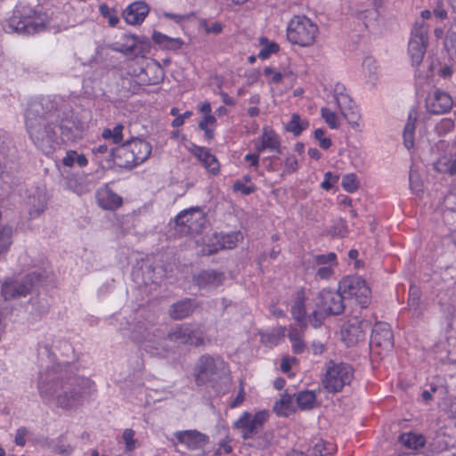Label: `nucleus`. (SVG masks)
Returning a JSON list of instances; mask_svg holds the SVG:
<instances>
[{
    "mask_svg": "<svg viewBox=\"0 0 456 456\" xmlns=\"http://www.w3.org/2000/svg\"><path fill=\"white\" fill-rule=\"evenodd\" d=\"M206 223L203 210L199 207L181 211L175 217V229L181 234L199 233Z\"/></svg>",
    "mask_w": 456,
    "mask_h": 456,
    "instance_id": "nucleus-9",
    "label": "nucleus"
},
{
    "mask_svg": "<svg viewBox=\"0 0 456 456\" xmlns=\"http://www.w3.org/2000/svg\"><path fill=\"white\" fill-rule=\"evenodd\" d=\"M452 99L445 92L435 90L426 100V108L428 111L433 114H444L452 107Z\"/></svg>",
    "mask_w": 456,
    "mask_h": 456,
    "instance_id": "nucleus-15",
    "label": "nucleus"
},
{
    "mask_svg": "<svg viewBox=\"0 0 456 456\" xmlns=\"http://www.w3.org/2000/svg\"><path fill=\"white\" fill-rule=\"evenodd\" d=\"M305 329H303V328L297 329L293 326L289 327V331H288L287 336L291 344L292 351L295 354H302L306 347V345H305V341L303 340V334L305 332Z\"/></svg>",
    "mask_w": 456,
    "mask_h": 456,
    "instance_id": "nucleus-30",
    "label": "nucleus"
},
{
    "mask_svg": "<svg viewBox=\"0 0 456 456\" xmlns=\"http://www.w3.org/2000/svg\"><path fill=\"white\" fill-rule=\"evenodd\" d=\"M294 395L282 394L280 399L274 403L273 411L280 417H288L296 411Z\"/></svg>",
    "mask_w": 456,
    "mask_h": 456,
    "instance_id": "nucleus-28",
    "label": "nucleus"
},
{
    "mask_svg": "<svg viewBox=\"0 0 456 456\" xmlns=\"http://www.w3.org/2000/svg\"><path fill=\"white\" fill-rule=\"evenodd\" d=\"M47 195L45 188L37 187L34 191L29 192L26 204L28 208L30 217L36 218L43 213L45 209Z\"/></svg>",
    "mask_w": 456,
    "mask_h": 456,
    "instance_id": "nucleus-19",
    "label": "nucleus"
},
{
    "mask_svg": "<svg viewBox=\"0 0 456 456\" xmlns=\"http://www.w3.org/2000/svg\"><path fill=\"white\" fill-rule=\"evenodd\" d=\"M100 12L104 18L108 19V22L111 27H115L119 22V19L115 14L114 11L109 8L106 4H102L100 6Z\"/></svg>",
    "mask_w": 456,
    "mask_h": 456,
    "instance_id": "nucleus-52",
    "label": "nucleus"
},
{
    "mask_svg": "<svg viewBox=\"0 0 456 456\" xmlns=\"http://www.w3.org/2000/svg\"><path fill=\"white\" fill-rule=\"evenodd\" d=\"M228 367L219 355L203 354L195 368V382L198 386L215 384L225 377Z\"/></svg>",
    "mask_w": 456,
    "mask_h": 456,
    "instance_id": "nucleus-6",
    "label": "nucleus"
},
{
    "mask_svg": "<svg viewBox=\"0 0 456 456\" xmlns=\"http://www.w3.org/2000/svg\"><path fill=\"white\" fill-rule=\"evenodd\" d=\"M50 22L49 15L42 8L20 3L11 17L3 22L4 32L20 35H34L45 31Z\"/></svg>",
    "mask_w": 456,
    "mask_h": 456,
    "instance_id": "nucleus-3",
    "label": "nucleus"
},
{
    "mask_svg": "<svg viewBox=\"0 0 456 456\" xmlns=\"http://www.w3.org/2000/svg\"><path fill=\"white\" fill-rule=\"evenodd\" d=\"M337 256L333 252H330L328 254L313 255L305 262L307 271L314 270L316 267L325 266L328 265H337Z\"/></svg>",
    "mask_w": 456,
    "mask_h": 456,
    "instance_id": "nucleus-29",
    "label": "nucleus"
},
{
    "mask_svg": "<svg viewBox=\"0 0 456 456\" xmlns=\"http://www.w3.org/2000/svg\"><path fill=\"white\" fill-rule=\"evenodd\" d=\"M338 286L345 298H354L362 307H366L370 302V289L362 277L356 275L345 277Z\"/></svg>",
    "mask_w": 456,
    "mask_h": 456,
    "instance_id": "nucleus-8",
    "label": "nucleus"
},
{
    "mask_svg": "<svg viewBox=\"0 0 456 456\" xmlns=\"http://www.w3.org/2000/svg\"><path fill=\"white\" fill-rule=\"evenodd\" d=\"M335 101L338 109L341 111V114L348 121L352 127H358V111L356 110L355 105L353 103L350 96L347 94H346L344 95L338 96V98L335 99Z\"/></svg>",
    "mask_w": 456,
    "mask_h": 456,
    "instance_id": "nucleus-22",
    "label": "nucleus"
},
{
    "mask_svg": "<svg viewBox=\"0 0 456 456\" xmlns=\"http://www.w3.org/2000/svg\"><path fill=\"white\" fill-rule=\"evenodd\" d=\"M123 129L124 126L122 124H117L113 129L105 128L102 131V138L105 140H111L115 144L120 143L123 141Z\"/></svg>",
    "mask_w": 456,
    "mask_h": 456,
    "instance_id": "nucleus-42",
    "label": "nucleus"
},
{
    "mask_svg": "<svg viewBox=\"0 0 456 456\" xmlns=\"http://www.w3.org/2000/svg\"><path fill=\"white\" fill-rule=\"evenodd\" d=\"M329 314H330L327 311H324L322 307L315 306V309L309 315L308 321L310 324L316 329L322 326L323 320Z\"/></svg>",
    "mask_w": 456,
    "mask_h": 456,
    "instance_id": "nucleus-46",
    "label": "nucleus"
},
{
    "mask_svg": "<svg viewBox=\"0 0 456 456\" xmlns=\"http://www.w3.org/2000/svg\"><path fill=\"white\" fill-rule=\"evenodd\" d=\"M97 200L104 209H115L122 204V198L107 186L97 191Z\"/></svg>",
    "mask_w": 456,
    "mask_h": 456,
    "instance_id": "nucleus-25",
    "label": "nucleus"
},
{
    "mask_svg": "<svg viewBox=\"0 0 456 456\" xmlns=\"http://www.w3.org/2000/svg\"><path fill=\"white\" fill-rule=\"evenodd\" d=\"M170 37H167L158 31H155L152 34V40L163 48L166 46V44L170 40Z\"/></svg>",
    "mask_w": 456,
    "mask_h": 456,
    "instance_id": "nucleus-64",
    "label": "nucleus"
},
{
    "mask_svg": "<svg viewBox=\"0 0 456 456\" xmlns=\"http://www.w3.org/2000/svg\"><path fill=\"white\" fill-rule=\"evenodd\" d=\"M338 175H334L331 172H326L324 174V179L321 183V187L325 191H329L336 183H338Z\"/></svg>",
    "mask_w": 456,
    "mask_h": 456,
    "instance_id": "nucleus-59",
    "label": "nucleus"
},
{
    "mask_svg": "<svg viewBox=\"0 0 456 456\" xmlns=\"http://www.w3.org/2000/svg\"><path fill=\"white\" fill-rule=\"evenodd\" d=\"M354 376V370L350 364L330 361L326 365L322 383L327 392L336 394L349 385Z\"/></svg>",
    "mask_w": 456,
    "mask_h": 456,
    "instance_id": "nucleus-7",
    "label": "nucleus"
},
{
    "mask_svg": "<svg viewBox=\"0 0 456 456\" xmlns=\"http://www.w3.org/2000/svg\"><path fill=\"white\" fill-rule=\"evenodd\" d=\"M167 340L183 345L200 346L204 345L203 333L184 323L175 326L168 334Z\"/></svg>",
    "mask_w": 456,
    "mask_h": 456,
    "instance_id": "nucleus-12",
    "label": "nucleus"
},
{
    "mask_svg": "<svg viewBox=\"0 0 456 456\" xmlns=\"http://www.w3.org/2000/svg\"><path fill=\"white\" fill-rule=\"evenodd\" d=\"M298 168L297 159L292 155L289 154L284 159V170L283 174H292L296 172Z\"/></svg>",
    "mask_w": 456,
    "mask_h": 456,
    "instance_id": "nucleus-55",
    "label": "nucleus"
},
{
    "mask_svg": "<svg viewBox=\"0 0 456 456\" xmlns=\"http://www.w3.org/2000/svg\"><path fill=\"white\" fill-rule=\"evenodd\" d=\"M321 112L322 117L330 128L336 129L339 126L338 117L333 111L328 108H322Z\"/></svg>",
    "mask_w": 456,
    "mask_h": 456,
    "instance_id": "nucleus-50",
    "label": "nucleus"
},
{
    "mask_svg": "<svg viewBox=\"0 0 456 456\" xmlns=\"http://www.w3.org/2000/svg\"><path fill=\"white\" fill-rule=\"evenodd\" d=\"M134 431L131 428H126L123 432V440L126 444V451H133L135 448L136 441L134 439Z\"/></svg>",
    "mask_w": 456,
    "mask_h": 456,
    "instance_id": "nucleus-58",
    "label": "nucleus"
},
{
    "mask_svg": "<svg viewBox=\"0 0 456 456\" xmlns=\"http://www.w3.org/2000/svg\"><path fill=\"white\" fill-rule=\"evenodd\" d=\"M196 307L195 300L183 299L172 305L169 314L172 319L181 320L190 316Z\"/></svg>",
    "mask_w": 456,
    "mask_h": 456,
    "instance_id": "nucleus-26",
    "label": "nucleus"
},
{
    "mask_svg": "<svg viewBox=\"0 0 456 456\" xmlns=\"http://www.w3.org/2000/svg\"><path fill=\"white\" fill-rule=\"evenodd\" d=\"M12 243V229L4 227L0 229V256L5 253Z\"/></svg>",
    "mask_w": 456,
    "mask_h": 456,
    "instance_id": "nucleus-49",
    "label": "nucleus"
},
{
    "mask_svg": "<svg viewBox=\"0 0 456 456\" xmlns=\"http://www.w3.org/2000/svg\"><path fill=\"white\" fill-rule=\"evenodd\" d=\"M324 130L322 128H317L314 133V138L319 142V145L322 149L327 150L331 146V140L328 137L324 136Z\"/></svg>",
    "mask_w": 456,
    "mask_h": 456,
    "instance_id": "nucleus-57",
    "label": "nucleus"
},
{
    "mask_svg": "<svg viewBox=\"0 0 456 456\" xmlns=\"http://www.w3.org/2000/svg\"><path fill=\"white\" fill-rule=\"evenodd\" d=\"M259 43L262 45V49L258 53V57L262 60L269 58L272 53L279 51V45L274 42H270L266 37H261Z\"/></svg>",
    "mask_w": 456,
    "mask_h": 456,
    "instance_id": "nucleus-43",
    "label": "nucleus"
},
{
    "mask_svg": "<svg viewBox=\"0 0 456 456\" xmlns=\"http://www.w3.org/2000/svg\"><path fill=\"white\" fill-rule=\"evenodd\" d=\"M409 184L411 191L416 195H420L423 192V184L419 175L415 170H411L409 174Z\"/></svg>",
    "mask_w": 456,
    "mask_h": 456,
    "instance_id": "nucleus-48",
    "label": "nucleus"
},
{
    "mask_svg": "<svg viewBox=\"0 0 456 456\" xmlns=\"http://www.w3.org/2000/svg\"><path fill=\"white\" fill-rule=\"evenodd\" d=\"M336 265H325L316 267L314 271H315L316 277L322 280H329L334 274V267Z\"/></svg>",
    "mask_w": 456,
    "mask_h": 456,
    "instance_id": "nucleus-56",
    "label": "nucleus"
},
{
    "mask_svg": "<svg viewBox=\"0 0 456 456\" xmlns=\"http://www.w3.org/2000/svg\"><path fill=\"white\" fill-rule=\"evenodd\" d=\"M296 407L302 411L312 410L316 403V394L311 390L300 391L294 394Z\"/></svg>",
    "mask_w": 456,
    "mask_h": 456,
    "instance_id": "nucleus-32",
    "label": "nucleus"
},
{
    "mask_svg": "<svg viewBox=\"0 0 456 456\" xmlns=\"http://www.w3.org/2000/svg\"><path fill=\"white\" fill-rule=\"evenodd\" d=\"M420 291L419 289L411 285L409 290L408 297V308L414 316L419 317L422 314V308L420 305Z\"/></svg>",
    "mask_w": 456,
    "mask_h": 456,
    "instance_id": "nucleus-37",
    "label": "nucleus"
},
{
    "mask_svg": "<svg viewBox=\"0 0 456 456\" xmlns=\"http://www.w3.org/2000/svg\"><path fill=\"white\" fill-rule=\"evenodd\" d=\"M63 178L66 180L68 189H69L76 194L82 195L88 191L86 185L82 182H79L78 179L76 178L75 176L67 175L63 176Z\"/></svg>",
    "mask_w": 456,
    "mask_h": 456,
    "instance_id": "nucleus-44",
    "label": "nucleus"
},
{
    "mask_svg": "<svg viewBox=\"0 0 456 456\" xmlns=\"http://www.w3.org/2000/svg\"><path fill=\"white\" fill-rule=\"evenodd\" d=\"M336 452V445L330 442H325L322 439L316 441L313 446L314 456H329Z\"/></svg>",
    "mask_w": 456,
    "mask_h": 456,
    "instance_id": "nucleus-40",
    "label": "nucleus"
},
{
    "mask_svg": "<svg viewBox=\"0 0 456 456\" xmlns=\"http://www.w3.org/2000/svg\"><path fill=\"white\" fill-rule=\"evenodd\" d=\"M231 442H232V440L230 438H228V437L221 440L218 443L217 447L214 451V455L215 456H221V455H224V454L231 453L232 451V447L231 445Z\"/></svg>",
    "mask_w": 456,
    "mask_h": 456,
    "instance_id": "nucleus-53",
    "label": "nucleus"
},
{
    "mask_svg": "<svg viewBox=\"0 0 456 456\" xmlns=\"http://www.w3.org/2000/svg\"><path fill=\"white\" fill-rule=\"evenodd\" d=\"M127 144L138 165L144 162L150 157L151 146L148 142L140 139H133L128 142Z\"/></svg>",
    "mask_w": 456,
    "mask_h": 456,
    "instance_id": "nucleus-27",
    "label": "nucleus"
},
{
    "mask_svg": "<svg viewBox=\"0 0 456 456\" xmlns=\"http://www.w3.org/2000/svg\"><path fill=\"white\" fill-rule=\"evenodd\" d=\"M233 190L235 191H240L243 195H249L255 191L254 185H247L245 183H243L240 180H237L233 183Z\"/></svg>",
    "mask_w": 456,
    "mask_h": 456,
    "instance_id": "nucleus-61",
    "label": "nucleus"
},
{
    "mask_svg": "<svg viewBox=\"0 0 456 456\" xmlns=\"http://www.w3.org/2000/svg\"><path fill=\"white\" fill-rule=\"evenodd\" d=\"M191 151L210 173L214 175L218 173L219 163L216 158L211 154L208 149L192 145Z\"/></svg>",
    "mask_w": 456,
    "mask_h": 456,
    "instance_id": "nucleus-23",
    "label": "nucleus"
},
{
    "mask_svg": "<svg viewBox=\"0 0 456 456\" xmlns=\"http://www.w3.org/2000/svg\"><path fill=\"white\" fill-rule=\"evenodd\" d=\"M291 314L300 328L306 329L307 318L303 294H298L297 300L291 307Z\"/></svg>",
    "mask_w": 456,
    "mask_h": 456,
    "instance_id": "nucleus-33",
    "label": "nucleus"
},
{
    "mask_svg": "<svg viewBox=\"0 0 456 456\" xmlns=\"http://www.w3.org/2000/svg\"><path fill=\"white\" fill-rule=\"evenodd\" d=\"M72 111L61 97L45 98L28 105L25 126L29 139L43 153H52L60 142L73 138Z\"/></svg>",
    "mask_w": 456,
    "mask_h": 456,
    "instance_id": "nucleus-1",
    "label": "nucleus"
},
{
    "mask_svg": "<svg viewBox=\"0 0 456 456\" xmlns=\"http://www.w3.org/2000/svg\"><path fill=\"white\" fill-rule=\"evenodd\" d=\"M341 185L343 189L347 192H354L359 188V181L357 180L356 175L350 173L346 174L342 178Z\"/></svg>",
    "mask_w": 456,
    "mask_h": 456,
    "instance_id": "nucleus-47",
    "label": "nucleus"
},
{
    "mask_svg": "<svg viewBox=\"0 0 456 456\" xmlns=\"http://www.w3.org/2000/svg\"><path fill=\"white\" fill-rule=\"evenodd\" d=\"M362 67L364 72L370 77L376 78V74L378 72V65L376 61L372 57H366L363 60Z\"/></svg>",
    "mask_w": 456,
    "mask_h": 456,
    "instance_id": "nucleus-51",
    "label": "nucleus"
},
{
    "mask_svg": "<svg viewBox=\"0 0 456 456\" xmlns=\"http://www.w3.org/2000/svg\"><path fill=\"white\" fill-rule=\"evenodd\" d=\"M370 346L390 351L394 346V335L387 322H377L371 331Z\"/></svg>",
    "mask_w": 456,
    "mask_h": 456,
    "instance_id": "nucleus-14",
    "label": "nucleus"
},
{
    "mask_svg": "<svg viewBox=\"0 0 456 456\" xmlns=\"http://www.w3.org/2000/svg\"><path fill=\"white\" fill-rule=\"evenodd\" d=\"M224 281V273L215 270L202 271L194 277L195 283L203 289H216L222 285Z\"/></svg>",
    "mask_w": 456,
    "mask_h": 456,
    "instance_id": "nucleus-21",
    "label": "nucleus"
},
{
    "mask_svg": "<svg viewBox=\"0 0 456 456\" xmlns=\"http://www.w3.org/2000/svg\"><path fill=\"white\" fill-rule=\"evenodd\" d=\"M150 12L148 4L142 1L130 4L123 11V18L129 25H140Z\"/></svg>",
    "mask_w": 456,
    "mask_h": 456,
    "instance_id": "nucleus-18",
    "label": "nucleus"
},
{
    "mask_svg": "<svg viewBox=\"0 0 456 456\" xmlns=\"http://www.w3.org/2000/svg\"><path fill=\"white\" fill-rule=\"evenodd\" d=\"M320 34L318 25L306 15H294L286 28L287 40L302 48L314 46Z\"/></svg>",
    "mask_w": 456,
    "mask_h": 456,
    "instance_id": "nucleus-5",
    "label": "nucleus"
},
{
    "mask_svg": "<svg viewBox=\"0 0 456 456\" xmlns=\"http://www.w3.org/2000/svg\"><path fill=\"white\" fill-rule=\"evenodd\" d=\"M115 159L118 166L126 168H133L138 166L127 142L118 149Z\"/></svg>",
    "mask_w": 456,
    "mask_h": 456,
    "instance_id": "nucleus-31",
    "label": "nucleus"
},
{
    "mask_svg": "<svg viewBox=\"0 0 456 456\" xmlns=\"http://www.w3.org/2000/svg\"><path fill=\"white\" fill-rule=\"evenodd\" d=\"M264 74L272 83H279L282 78V74L272 67L265 68Z\"/></svg>",
    "mask_w": 456,
    "mask_h": 456,
    "instance_id": "nucleus-62",
    "label": "nucleus"
},
{
    "mask_svg": "<svg viewBox=\"0 0 456 456\" xmlns=\"http://www.w3.org/2000/svg\"><path fill=\"white\" fill-rule=\"evenodd\" d=\"M369 323L366 321L360 322L358 324L350 323L346 332L350 337L349 343H356L363 340L365 338V330H368Z\"/></svg>",
    "mask_w": 456,
    "mask_h": 456,
    "instance_id": "nucleus-36",
    "label": "nucleus"
},
{
    "mask_svg": "<svg viewBox=\"0 0 456 456\" xmlns=\"http://www.w3.org/2000/svg\"><path fill=\"white\" fill-rule=\"evenodd\" d=\"M254 147L258 153L265 151L281 153L280 137L268 126L263 128L261 134L254 142Z\"/></svg>",
    "mask_w": 456,
    "mask_h": 456,
    "instance_id": "nucleus-16",
    "label": "nucleus"
},
{
    "mask_svg": "<svg viewBox=\"0 0 456 456\" xmlns=\"http://www.w3.org/2000/svg\"><path fill=\"white\" fill-rule=\"evenodd\" d=\"M428 28L424 24H415L408 45V53L413 65H419L426 53Z\"/></svg>",
    "mask_w": 456,
    "mask_h": 456,
    "instance_id": "nucleus-11",
    "label": "nucleus"
},
{
    "mask_svg": "<svg viewBox=\"0 0 456 456\" xmlns=\"http://www.w3.org/2000/svg\"><path fill=\"white\" fill-rule=\"evenodd\" d=\"M328 232L332 236H346L348 232L346 221L342 218L334 220L333 224L329 228Z\"/></svg>",
    "mask_w": 456,
    "mask_h": 456,
    "instance_id": "nucleus-45",
    "label": "nucleus"
},
{
    "mask_svg": "<svg viewBox=\"0 0 456 456\" xmlns=\"http://www.w3.org/2000/svg\"><path fill=\"white\" fill-rule=\"evenodd\" d=\"M242 239L240 232H231L220 234L218 237V245H208L203 248L200 254L203 256H210L216 253L219 249H231L236 247L237 243Z\"/></svg>",
    "mask_w": 456,
    "mask_h": 456,
    "instance_id": "nucleus-20",
    "label": "nucleus"
},
{
    "mask_svg": "<svg viewBox=\"0 0 456 456\" xmlns=\"http://www.w3.org/2000/svg\"><path fill=\"white\" fill-rule=\"evenodd\" d=\"M234 428L241 430L242 437L244 439L251 437L256 434L255 424L251 419V415L244 412L235 422Z\"/></svg>",
    "mask_w": 456,
    "mask_h": 456,
    "instance_id": "nucleus-34",
    "label": "nucleus"
},
{
    "mask_svg": "<svg viewBox=\"0 0 456 456\" xmlns=\"http://www.w3.org/2000/svg\"><path fill=\"white\" fill-rule=\"evenodd\" d=\"M434 167L440 173L453 175L456 174V159L452 154L442 156L434 164Z\"/></svg>",
    "mask_w": 456,
    "mask_h": 456,
    "instance_id": "nucleus-35",
    "label": "nucleus"
},
{
    "mask_svg": "<svg viewBox=\"0 0 456 456\" xmlns=\"http://www.w3.org/2000/svg\"><path fill=\"white\" fill-rule=\"evenodd\" d=\"M454 127V123L450 118H443L436 124L435 130L438 135L445 134L451 132Z\"/></svg>",
    "mask_w": 456,
    "mask_h": 456,
    "instance_id": "nucleus-54",
    "label": "nucleus"
},
{
    "mask_svg": "<svg viewBox=\"0 0 456 456\" xmlns=\"http://www.w3.org/2000/svg\"><path fill=\"white\" fill-rule=\"evenodd\" d=\"M308 126L309 122L307 119H304L298 114L293 113L290 121L286 125V130L298 136Z\"/></svg>",
    "mask_w": 456,
    "mask_h": 456,
    "instance_id": "nucleus-38",
    "label": "nucleus"
},
{
    "mask_svg": "<svg viewBox=\"0 0 456 456\" xmlns=\"http://www.w3.org/2000/svg\"><path fill=\"white\" fill-rule=\"evenodd\" d=\"M75 163L77 164L78 167H83L87 165L88 161L84 154H79L75 151H68L66 155L62 158L61 164H57L61 175L65 176L69 175L67 169L72 167Z\"/></svg>",
    "mask_w": 456,
    "mask_h": 456,
    "instance_id": "nucleus-24",
    "label": "nucleus"
},
{
    "mask_svg": "<svg viewBox=\"0 0 456 456\" xmlns=\"http://www.w3.org/2000/svg\"><path fill=\"white\" fill-rule=\"evenodd\" d=\"M28 433V431L26 428H19L15 434L14 443L19 446H24L26 444V436Z\"/></svg>",
    "mask_w": 456,
    "mask_h": 456,
    "instance_id": "nucleus-63",
    "label": "nucleus"
},
{
    "mask_svg": "<svg viewBox=\"0 0 456 456\" xmlns=\"http://www.w3.org/2000/svg\"><path fill=\"white\" fill-rule=\"evenodd\" d=\"M378 12L376 10H365L359 13V19L362 20L365 27H368L370 21L376 20Z\"/></svg>",
    "mask_w": 456,
    "mask_h": 456,
    "instance_id": "nucleus-60",
    "label": "nucleus"
},
{
    "mask_svg": "<svg viewBox=\"0 0 456 456\" xmlns=\"http://www.w3.org/2000/svg\"><path fill=\"white\" fill-rule=\"evenodd\" d=\"M415 118L411 119V117L410 116L408 118V121L404 126L403 129V143L404 146L410 150L413 148L414 146V132H415Z\"/></svg>",
    "mask_w": 456,
    "mask_h": 456,
    "instance_id": "nucleus-41",
    "label": "nucleus"
},
{
    "mask_svg": "<svg viewBox=\"0 0 456 456\" xmlns=\"http://www.w3.org/2000/svg\"><path fill=\"white\" fill-rule=\"evenodd\" d=\"M400 442L410 449H418L422 447L425 444V439L422 436L407 433L399 436Z\"/></svg>",
    "mask_w": 456,
    "mask_h": 456,
    "instance_id": "nucleus-39",
    "label": "nucleus"
},
{
    "mask_svg": "<svg viewBox=\"0 0 456 456\" xmlns=\"http://www.w3.org/2000/svg\"><path fill=\"white\" fill-rule=\"evenodd\" d=\"M344 298L339 289L335 291L324 289L317 294L314 304L316 307H322L331 315H338L345 309Z\"/></svg>",
    "mask_w": 456,
    "mask_h": 456,
    "instance_id": "nucleus-13",
    "label": "nucleus"
},
{
    "mask_svg": "<svg viewBox=\"0 0 456 456\" xmlns=\"http://www.w3.org/2000/svg\"><path fill=\"white\" fill-rule=\"evenodd\" d=\"M133 339L151 356L167 357L170 349L166 345V333L159 327L137 323L133 331Z\"/></svg>",
    "mask_w": 456,
    "mask_h": 456,
    "instance_id": "nucleus-4",
    "label": "nucleus"
},
{
    "mask_svg": "<svg viewBox=\"0 0 456 456\" xmlns=\"http://www.w3.org/2000/svg\"><path fill=\"white\" fill-rule=\"evenodd\" d=\"M39 280L40 275L36 273H31L22 279L6 280L2 286V295L4 300L25 297Z\"/></svg>",
    "mask_w": 456,
    "mask_h": 456,
    "instance_id": "nucleus-10",
    "label": "nucleus"
},
{
    "mask_svg": "<svg viewBox=\"0 0 456 456\" xmlns=\"http://www.w3.org/2000/svg\"><path fill=\"white\" fill-rule=\"evenodd\" d=\"M94 390V383L87 378L71 377L64 381L54 370L39 376L38 391L42 399L46 403L55 399L56 405L63 410L77 408Z\"/></svg>",
    "mask_w": 456,
    "mask_h": 456,
    "instance_id": "nucleus-2",
    "label": "nucleus"
},
{
    "mask_svg": "<svg viewBox=\"0 0 456 456\" xmlns=\"http://www.w3.org/2000/svg\"><path fill=\"white\" fill-rule=\"evenodd\" d=\"M174 436L179 444L185 445L189 450L202 449L208 443V436L195 429L176 431Z\"/></svg>",
    "mask_w": 456,
    "mask_h": 456,
    "instance_id": "nucleus-17",
    "label": "nucleus"
}]
</instances>
